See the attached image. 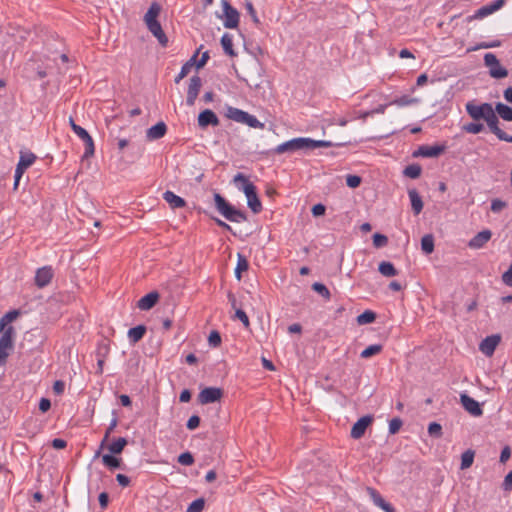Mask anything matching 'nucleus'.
Listing matches in <instances>:
<instances>
[{
	"label": "nucleus",
	"mask_w": 512,
	"mask_h": 512,
	"mask_svg": "<svg viewBox=\"0 0 512 512\" xmlns=\"http://www.w3.org/2000/svg\"><path fill=\"white\" fill-rule=\"evenodd\" d=\"M333 143L325 140H313L310 138H293L284 143H281L275 148L277 154H283L286 152H293L297 150H313L319 147H331Z\"/></svg>",
	"instance_id": "f257e3e1"
},
{
	"label": "nucleus",
	"mask_w": 512,
	"mask_h": 512,
	"mask_svg": "<svg viewBox=\"0 0 512 512\" xmlns=\"http://www.w3.org/2000/svg\"><path fill=\"white\" fill-rule=\"evenodd\" d=\"M233 182L236 184L240 182L242 184V186L239 188L244 192L247 198L248 207L252 210L253 213H259L262 210V204L258 198L255 185L251 183L242 173L236 174L233 178Z\"/></svg>",
	"instance_id": "f03ea898"
},
{
	"label": "nucleus",
	"mask_w": 512,
	"mask_h": 512,
	"mask_svg": "<svg viewBox=\"0 0 512 512\" xmlns=\"http://www.w3.org/2000/svg\"><path fill=\"white\" fill-rule=\"evenodd\" d=\"M214 202L217 211L228 221L241 223L247 220L246 214L243 211L236 209L219 193L214 194Z\"/></svg>",
	"instance_id": "7ed1b4c3"
},
{
	"label": "nucleus",
	"mask_w": 512,
	"mask_h": 512,
	"mask_svg": "<svg viewBox=\"0 0 512 512\" xmlns=\"http://www.w3.org/2000/svg\"><path fill=\"white\" fill-rule=\"evenodd\" d=\"M225 116L237 123L245 124L251 128L263 129L264 123L260 122L254 115L249 114L239 108L228 106Z\"/></svg>",
	"instance_id": "20e7f679"
},
{
	"label": "nucleus",
	"mask_w": 512,
	"mask_h": 512,
	"mask_svg": "<svg viewBox=\"0 0 512 512\" xmlns=\"http://www.w3.org/2000/svg\"><path fill=\"white\" fill-rule=\"evenodd\" d=\"M465 109L467 114L474 120H486L495 109L492 107L490 103H482L478 104L476 101L472 100L466 103Z\"/></svg>",
	"instance_id": "39448f33"
},
{
	"label": "nucleus",
	"mask_w": 512,
	"mask_h": 512,
	"mask_svg": "<svg viewBox=\"0 0 512 512\" xmlns=\"http://www.w3.org/2000/svg\"><path fill=\"white\" fill-rule=\"evenodd\" d=\"M69 122L73 132L84 142L85 152L83 157L89 158L93 156L95 152V147L92 137L84 128L77 125L72 118H70Z\"/></svg>",
	"instance_id": "423d86ee"
},
{
	"label": "nucleus",
	"mask_w": 512,
	"mask_h": 512,
	"mask_svg": "<svg viewBox=\"0 0 512 512\" xmlns=\"http://www.w3.org/2000/svg\"><path fill=\"white\" fill-rule=\"evenodd\" d=\"M484 63L489 68V74L492 78L502 79L507 77L508 70L501 66L499 60L493 53L484 55Z\"/></svg>",
	"instance_id": "0eeeda50"
},
{
	"label": "nucleus",
	"mask_w": 512,
	"mask_h": 512,
	"mask_svg": "<svg viewBox=\"0 0 512 512\" xmlns=\"http://www.w3.org/2000/svg\"><path fill=\"white\" fill-rule=\"evenodd\" d=\"M160 10V6L157 3H153L145 14L144 19L150 32H162L161 26L157 21Z\"/></svg>",
	"instance_id": "6e6552de"
},
{
	"label": "nucleus",
	"mask_w": 512,
	"mask_h": 512,
	"mask_svg": "<svg viewBox=\"0 0 512 512\" xmlns=\"http://www.w3.org/2000/svg\"><path fill=\"white\" fill-rule=\"evenodd\" d=\"M223 395V391L217 387H206L198 395L201 404H209L219 401Z\"/></svg>",
	"instance_id": "1a4fd4ad"
},
{
	"label": "nucleus",
	"mask_w": 512,
	"mask_h": 512,
	"mask_svg": "<svg viewBox=\"0 0 512 512\" xmlns=\"http://www.w3.org/2000/svg\"><path fill=\"white\" fill-rule=\"evenodd\" d=\"M0 348L10 351L13 347V334L14 329L12 326L6 327V323H4V318L0 320Z\"/></svg>",
	"instance_id": "9d476101"
},
{
	"label": "nucleus",
	"mask_w": 512,
	"mask_h": 512,
	"mask_svg": "<svg viewBox=\"0 0 512 512\" xmlns=\"http://www.w3.org/2000/svg\"><path fill=\"white\" fill-rule=\"evenodd\" d=\"M223 23L227 29H235L239 22V13L236 9L231 7L227 2L223 4Z\"/></svg>",
	"instance_id": "9b49d317"
},
{
	"label": "nucleus",
	"mask_w": 512,
	"mask_h": 512,
	"mask_svg": "<svg viewBox=\"0 0 512 512\" xmlns=\"http://www.w3.org/2000/svg\"><path fill=\"white\" fill-rule=\"evenodd\" d=\"M445 151L444 145H421L418 149L413 153L414 157H424V158H435L440 156Z\"/></svg>",
	"instance_id": "f8f14e48"
},
{
	"label": "nucleus",
	"mask_w": 512,
	"mask_h": 512,
	"mask_svg": "<svg viewBox=\"0 0 512 512\" xmlns=\"http://www.w3.org/2000/svg\"><path fill=\"white\" fill-rule=\"evenodd\" d=\"M201 86H202V80L198 75H195L190 78L188 90H187V98H186V103L188 106H193L195 104V101L200 92Z\"/></svg>",
	"instance_id": "ddd939ff"
},
{
	"label": "nucleus",
	"mask_w": 512,
	"mask_h": 512,
	"mask_svg": "<svg viewBox=\"0 0 512 512\" xmlns=\"http://www.w3.org/2000/svg\"><path fill=\"white\" fill-rule=\"evenodd\" d=\"M460 402L464 409L469 412L472 416L479 417L483 414L479 403L467 394L460 395Z\"/></svg>",
	"instance_id": "4468645a"
},
{
	"label": "nucleus",
	"mask_w": 512,
	"mask_h": 512,
	"mask_svg": "<svg viewBox=\"0 0 512 512\" xmlns=\"http://www.w3.org/2000/svg\"><path fill=\"white\" fill-rule=\"evenodd\" d=\"M373 417L366 415L358 419V421L352 426L351 437L353 439H360L364 434L368 426L372 423Z\"/></svg>",
	"instance_id": "2eb2a0df"
},
{
	"label": "nucleus",
	"mask_w": 512,
	"mask_h": 512,
	"mask_svg": "<svg viewBox=\"0 0 512 512\" xmlns=\"http://www.w3.org/2000/svg\"><path fill=\"white\" fill-rule=\"evenodd\" d=\"M500 341L501 337L499 335L487 336L481 341L479 350L486 356H492Z\"/></svg>",
	"instance_id": "dca6fc26"
},
{
	"label": "nucleus",
	"mask_w": 512,
	"mask_h": 512,
	"mask_svg": "<svg viewBox=\"0 0 512 512\" xmlns=\"http://www.w3.org/2000/svg\"><path fill=\"white\" fill-rule=\"evenodd\" d=\"M53 278V270L50 266H44L36 271L35 284L39 288L47 286Z\"/></svg>",
	"instance_id": "f3484780"
},
{
	"label": "nucleus",
	"mask_w": 512,
	"mask_h": 512,
	"mask_svg": "<svg viewBox=\"0 0 512 512\" xmlns=\"http://www.w3.org/2000/svg\"><path fill=\"white\" fill-rule=\"evenodd\" d=\"M198 125L200 128H206L209 125L218 126L219 119L217 115L210 109H205L198 116Z\"/></svg>",
	"instance_id": "a211bd4d"
},
{
	"label": "nucleus",
	"mask_w": 512,
	"mask_h": 512,
	"mask_svg": "<svg viewBox=\"0 0 512 512\" xmlns=\"http://www.w3.org/2000/svg\"><path fill=\"white\" fill-rule=\"evenodd\" d=\"M492 233L490 230L486 229L481 232H478L468 243V246L472 249H480L482 248L490 239Z\"/></svg>",
	"instance_id": "6ab92c4d"
},
{
	"label": "nucleus",
	"mask_w": 512,
	"mask_h": 512,
	"mask_svg": "<svg viewBox=\"0 0 512 512\" xmlns=\"http://www.w3.org/2000/svg\"><path fill=\"white\" fill-rule=\"evenodd\" d=\"M158 299V292H150L138 300L137 307L143 311L150 310L157 303Z\"/></svg>",
	"instance_id": "aec40b11"
},
{
	"label": "nucleus",
	"mask_w": 512,
	"mask_h": 512,
	"mask_svg": "<svg viewBox=\"0 0 512 512\" xmlns=\"http://www.w3.org/2000/svg\"><path fill=\"white\" fill-rule=\"evenodd\" d=\"M487 126L490 131L497 136V138L501 141L506 138V132L499 128V119L494 111L486 120Z\"/></svg>",
	"instance_id": "412c9836"
},
{
	"label": "nucleus",
	"mask_w": 512,
	"mask_h": 512,
	"mask_svg": "<svg viewBox=\"0 0 512 512\" xmlns=\"http://www.w3.org/2000/svg\"><path fill=\"white\" fill-rule=\"evenodd\" d=\"M163 199L169 204L171 209L183 208L186 205V201L182 197L169 190L163 193Z\"/></svg>",
	"instance_id": "4be33fe9"
},
{
	"label": "nucleus",
	"mask_w": 512,
	"mask_h": 512,
	"mask_svg": "<svg viewBox=\"0 0 512 512\" xmlns=\"http://www.w3.org/2000/svg\"><path fill=\"white\" fill-rule=\"evenodd\" d=\"M166 132H167V126L164 122L161 121V122H158L157 124L153 125L152 127H150L147 130L146 137L149 140H157V139L164 137Z\"/></svg>",
	"instance_id": "5701e85b"
},
{
	"label": "nucleus",
	"mask_w": 512,
	"mask_h": 512,
	"mask_svg": "<svg viewBox=\"0 0 512 512\" xmlns=\"http://www.w3.org/2000/svg\"><path fill=\"white\" fill-rule=\"evenodd\" d=\"M504 3H505V0H495L483 7H481L478 10L477 15L480 17H486V16L498 11L500 8H502Z\"/></svg>",
	"instance_id": "b1692460"
},
{
	"label": "nucleus",
	"mask_w": 512,
	"mask_h": 512,
	"mask_svg": "<svg viewBox=\"0 0 512 512\" xmlns=\"http://www.w3.org/2000/svg\"><path fill=\"white\" fill-rule=\"evenodd\" d=\"M408 196L411 202V207L415 215L420 214L423 209V201L421 196L415 189H411L408 191Z\"/></svg>",
	"instance_id": "393cba45"
},
{
	"label": "nucleus",
	"mask_w": 512,
	"mask_h": 512,
	"mask_svg": "<svg viewBox=\"0 0 512 512\" xmlns=\"http://www.w3.org/2000/svg\"><path fill=\"white\" fill-rule=\"evenodd\" d=\"M146 333V327L144 325H138L128 330V339L132 344L140 341Z\"/></svg>",
	"instance_id": "a878e982"
},
{
	"label": "nucleus",
	"mask_w": 512,
	"mask_h": 512,
	"mask_svg": "<svg viewBox=\"0 0 512 512\" xmlns=\"http://www.w3.org/2000/svg\"><path fill=\"white\" fill-rule=\"evenodd\" d=\"M371 495H372L373 502L376 506L380 507L385 512H395V509L392 507V505L389 504L388 502H386L383 499V497L379 493H377L375 490H371Z\"/></svg>",
	"instance_id": "bb28decb"
},
{
	"label": "nucleus",
	"mask_w": 512,
	"mask_h": 512,
	"mask_svg": "<svg viewBox=\"0 0 512 512\" xmlns=\"http://www.w3.org/2000/svg\"><path fill=\"white\" fill-rule=\"evenodd\" d=\"M419 103V99L411 97L409 95H403L401 97L392 100L389 105H396L398 107L410 106Z\"/></svg>",
	"instance_id": "cd10ccee"
},
{
	"label": "nucleus",
	"mask_w": 512,
	"mask_h": 512,
	"mask_svg": "<svg viewBox=\"0 0 512 512\" xmlns=\"http://www.w3.org/2000/svg\"><path fill=\"white\" fill-rule=\"evenodd\" d=\"M248 267H249V263H248V260L246 259V257L244 255L238 253V255H237V265H236V268H235V277L238 280H240L242 272L247 271Z\"/></svg>",
	"instance_id": "c85d7f7f"
},
{
	"label": "nucleus",
	"mask_w": 512,
	"mask_h": 512,
	"mask_svg": "<svg viewBox=\"0 0 512 512\" xmlns=\"http://www.w3.org/2000/svg\"><path fill=\"white\" fill-rule=\"evenodd\" d=\"M495 112L505 121H512V108L503 103H497Z\"/></svg>",
	"instance_id": "c756f323"
},
{
	"label": "nucleus",
	"mask_w": 512,
	"mask_h": 512,
	"mask_svg": "<svg viewBox=\"0 0 512 512\" xmlns=\"http://www.w3.org/2000/svg\"><path fill=\"white\" fill-rule=\"evenodd\" d=\"M379 272L385 277H393L398 274L394 265L388 261H382L378 267Z\"/></svg>",
	"instance_id": "7c9ffc66"
},
{
	"label": "nucleus",
	"mask_w": 512,
	"mask_h": 512,
	"mask_svg": "<svg viewBox=\"0 0 512 512\" xmlns=\"http://www.w3.org/2000/svg\"><path fill=\"white\" fill-rule=\"evenodd\" d=\"M474 456H475V453L471 449H468L465 452H463L462 455H461L460 468L462 470L470 468L472 466V464H473Z\"/></svg>",
	"instance_id": "2f4dec72"
},
{
	"label": "nucleus",
	"mask_w": 512,
	"mask_h": 512,
	"mask_svg": "<svg viewBox=\"0 0 512 512\" xmlns=\"http://www.w3.org/2000/svg\"><path fill=\"white\" fill-rule=\"evenodd\" d=\"M376 319V313L371 310H366L357 316V323L359 325H366L373 323Z\"/></svg>",
	"instance_id": "473e14b6"
},
{
	"label": "nucleus",
	"mask_w": 512,
	"mask_h": 512,
	"mask_svg": "<svg viewBox=\"0 0 512 512\" xmlns=\"http://www.w3.org/2000/svg\"><path fill=\"white\" fill-rule=\"evenodd\" d=\"M422 168L419 164H410L405 167L403 174L411 179H416L421 175Z\"/></svg>",
	"instance_id": "72a5a7b5"
},
{
	"label": "nucleus",
	"mask_w": 512,
	"mask_h": 512,
	"mask_svg": "<svg viewBox=\"0 0 512 512\" xmlns=\"http://www.w3.org/2000/svg\"><path fill=\"white\" fill-rule=\"evenodd\" d=\"M127 445V440L123 437L118 438L117 440L113 441L109 446L108 450L112 454H120L124 447Z\"/></svg>",
	"instance_id": "f704fd0d"
},
{
	"label": "nucleus",
	"mask_w": 512,
	"mask_h": 512,
	"mask_svg": "<svg viewBox=\"0 0 512 512\" xmlns=\"http://www.w3.org/2000/svg\"><path fill=\"white\" fill-rule=\"evenodd\" d=\"M421 248L424 253L431 254L434 250V238L431 234H427L421 239Z\"/></svg>",
	"instance_id": "c9c22d12"
},
{
	"label": "nucleus",
	"mask_w": 512,
	"mask_h": 512,
	"mask_svg": "<svg viewBox=\"0 0 512 512\" xmlns=\"http://www.w3.org/2000/svg\"><path fill=\"white\" fill-rule=\"evenodd\" d=\"M102 462L105 466L110 469H118L121 466V459L116 458L113 455L105 454L102 456Z\"/></svg>",
	"instance_id": "e433bc0d"
},
{
	"label": "nucleus",
	"mask_w": 512,
	"mask_h": 512,
	"mask_svg": "<svg viewBox=\"0 0 512 512\" xmlns=\"http://www.w3.org/2000/svg\"><path fill=\"white\" fill-rule=\"evenodd\" d=\"M382 349H383L382 345H380V344H373V345H370L367 348H365L361 352L360 356L362 358H364V359H367V358H370V357H372L374 355L379 354L382 351Z\"/></svg>",
	"instance_id": "4c0bfd02"
},
{
	"label": "nucleus",
	"mask_w": 512,
	"mask_h": 512,
	"mask_svg": "<svg viewBox=\"0 0 512 512\" xmlns=\"http://www.w3.org/2000/svg\"><path fill=\"white\" fill-rule=\"evenodd\" d=\"M36 160V156L31 152H25L20 154L19 164L24 168L30 167Z\"/></svg>",
	"instance_id": "58836bf2"
},
{
	"label": "nucleus",
	"mask_w": 512,
	"mask_h": 512,
	"mask_svg": "<svg viewBox=\"0 0 512 512\" xmlns=\"http://www.w3.org/2000/svg\"><path fill=\"white\" fill-rule=\"evenodd\" d=\"M221 44L226 54L230 56L235 55V52L232 49V38L230 34H223Z\"/></svg>",
	"instance_id": "ea45409f"
},
{
	"label": "nucleus",
	"mask_w": 512,
	"mask_h": 512,
	"mask_svg": "<svg viewBox=\"0 0 512 512\" xmlns=\"http://www.w3.org/2000/svg\"><path fill=\"white\" fill-rule=\"evenodd\" d=\"M463 131L470 134H478L484 130V125L482 123L471 122L467 123L462 127Z\"/></svg>",
	"instance_id": "a19ab883"
},
{
	"label": "nucleus",
	"mask_w": 512,
	"mask_h": 512,
	"mask_svg": "<svg viewBox=\"0 0 512 512\" xmlns=\"http://www.w3.org/2000/svg\"><path fill=\"white\" fill-rule=\"evenodd\" d=\"M428 434L434 438H440L442 436V426L437 422H431L428 425Z\"/></svg>",
	"instance_id": "79ce46f5"
},
{
	"label": "nucleus",
	"mask_w": 512,
	"mask_h": 512,
	"mask_svg": "<svg viewBox=\"0 0 512 512\" xmlns=\"http://www.w3.org/2000/svg\"><path fill=\"white\" fill-rule=\"evenodd\" d=\"M312 289L314 291H316L317 293H319L321 296H323L326 299H329L330 296H331L330 291L328 290V288L324 284H322V283L315 282L312 285Z\"/></svg>",
	"instance_id": "37998d69"
},
{
	"label": "nucleus",
	"mask_w": 512,
	"mask_h": 512,
	"mask_svg": "<svg viewBox=\"0 0 512 512\" xmlns=\"http://www.w3.org/2000/svg\"><path fill=\"white\" fill-rule=\"evenodd\" d=\"M204 505V499H196L188 506L187 512H202L204 509Z\"/></svg>",
	"instance_id": "c03bdc74"
},
{
	"label": "nucleus",
	"mask_w": 512,
	"mask_h": 512,
	"mask_svg": "<svg viewBox=\"0 0 512 512\" xmlns=\"http://www.w3.org/2000/svg\"><path fill=\"white\" fill-rule=\"evenodd\" d=\"M387 243H388V238L385 235L380 234V233H375L373 235V245L376 248H381V247L385 246Z\"/></svg>",
	"instance_id": "a18cd8bd"
},
{
	"label": "nucleus",
	"mask_w": 512,
	"mask_h": 512,
	"mask_svg": "<svg viewBox=\"0 0 512 512\" xmlns=\"http://www.w3.org/2000/svg\"><path fill=\"white\" fill-rule=\"evenodd\" d=\"M178 462L185 466H190L194 463L193 455L190 452H184L179 455Z\"/></svg>",
	"instance_id": "49530a36"
},
{
	"label": "nucleus",
	"mask_w": 512,
	"mask_h": 512,
	"mask_svg": "<svg viewBox=\"0 0 512 512\" xmlns=\"http://www.w3.org/2000/svg\"><path fill=\"white\" fill-rule=\"evenodd\" d=\"M208 343L212 347H218L221 344L220 333L216 330L211 331L208 337Z\"/></svg>",
	"instance_id": "de8ad7c7"
},
{
	"label": "nucleus",
	"mask_w": 512,
	"mask_h": 512,
	"mask_svg": "<svg viewBox=\"0 0 512 512\" xmlns=\"http://www.w3.org/2000/svg\"><path fill=\"white\" fill-rule=\"evenodd\" d=\"M361 177L358 175H347L346 184L350 188H357L361 184Z\"/></svg>",
	"instance_id": "09e8293b"
},
{
	"label": "nucleus",
	"mask_w": 512,
	"mask_h": 512,
	"mask_svg": "<svg viewBox=\"0 0 512 512\" xmlns=\"http://www.w3.org/2000/svg\"><path fill=\"white\" fill-rule=\"evenodd\" d=\"M402 424L403 422L400 418L391 419L389 422V433L396 434L400 430Z\"/></svg>",
	"instance_id": "8fccbe9b"
},
{
	"label": "nucleus",
	"mask_w": 512,
	"mask_h": 512,
	"mask_svg": "<svg viewBox=\"0 0 512 512\" xmlns=\"http://www.w3.org/2000/svg\"><path fill=\"white\" fill-rule=\"evenodd\" d=\"M191 71V64L185 63L179 72V74L175 77V83H179L182 79H184Z\"/></svg>",
	"instance_id": "3c124183"
},
{
	"label": "nucleus",
	"mask_w": 512,
	"mask_h": 512,
	"mask_svg": "<svg viewBox=\"0 0 512 512\" xmlns=\"http://www.w3.org/2000/svg\"><path fill=\"white\" fill-rule=\"evenodd\" d=\"M506 202L500 200V199H494L491 202V210L494 213L501 212L506 207Z\"/></svg>",
	"instance_id": "603ef678"
},
{
	"label": "nucleus",
	"mask_w": 512,
	"mask_h": 512,
	"mask_svg": "<svg viewBox=\"0 0 512 512\" xmlns=\"http://www.w3.org/2000/svg\"><path fill=\"white\" fill-rule=\"evenodd\" d=\"M235 317L239 319L245 327H248L250 325L249 318L242 309H236Z\"/></svg>",
	"instance_id": "864d4df0"
},
{
	"label": "nucleus",
	"mask_w": 512,
	"mask_h": 512,
	"mask_svg": "<svg viewBox=\"0 0 512 512\" xmlns=\"http://www.w3.org/2000/svg\"><path fill=\"white\" fill-rule=\"evenodd\" d=\"M502 281L505 285L512 287V262L508 270L503 273Z\"/></svg>",
	"instance_id": "5fc2aeb1"
},
{
	"label": "nucleus",
	"mask_w": 512,
	"mask_h": 512,
	"mask_svg": "<svg viewBox=\"0 0 512 512\" xmlns=\"http://www.w3.org/2000/svg\"><path fill=\"white\" fill-rule=\"evenodd\" d=\"M199 424H200V417L197 415H192L188 419L186 426L189 430H194L199 426Z\"/></svg>",
	"instance_id": "6e6d98bb"
},
{
	"label": "nucleus",
	"mask_w": 512,
	"mask_h": 512,
	"mask_svg": "<svg viewBox=\"0 0 512 512\" xmlns=\"http://www.w3.org/2000/svg\"><path fill=\"white\" fill-rule=\"evenodd\" d=\"M325 211H326V207L319 203V204H316L312 207V214L313 216H322L325 214Z\"/></svg>",
	"instance_id": "4d7b16f0"
},
{
	"label": "nucleus",
	"mask_w": 512,
	"mask_h": 512,
	"mask_svg": "<svg viewBox=\"0 0 512 512\" xmlns=\"http://www.w3.org/2000/svg\"><path fill=\"white\" fill-rule=\"evenodd\" d=\"M64 389H65V383L61 380H57L54 382V385H53V391L55 392V394L57 395H60L64 392Z\"/></svg>",
	"instance_id": "13d9d810"
},
{
	"label": "nucleus",
	"mask_w": 512,
	"mask_h": 512,
	"mask_svg": "<svg viewBox=\"0 0 512 512\" xmlns=\"http://www.w3.org/2000/svg\"><path fill=\"white\" fill-rule=\"evenodd\" d=\"M116 425H117V419H115V418H114V419H112V421H111V423H110L109 427L107 428V431H106V433H105L104 439H103V441H102V443H101V447H103V446H104V443L107 441V439H108V437H109L110 433L114 430V428L116 427Z\"/></svg>",
	"instance_id": "bf43d9fd"
},
{
	"label": "nucleus",
	"mask_w": 512,
	"mask_h": 512,
	"mask_svg": "<svg viewBox=\"0 0 512 512\" xmlns=\"http://www.w3.org/2000/svg\"><path fill=\"white\" fill-rule=\"evenodd\" d=\"M51 407V402L47 398H41L39 402V410L41 412H47Z\"/></svg>",
	"instance_id": "052dcab7"
},
{
	"label": "nucleus",
	"mask_w": 512,
	"mask_h": 512,
	"mask_svg": "<svg viewBox=\"0 0 512 512\" xmlns=\"http://www.w3.org/2000/svg\"><path fill=\"white\" fill-rule=\"evenodd\" d=\"M52 447L55 449H64L67 446V442L60 438H55L51 443Z\"/></svg>",
	"instance_id": "680f3d73"
},
{
	"label": "nucleus",
	"mask_w": 512,
	"mask_h": 512,
	"mask_svg": "<svg viewBox=\"0 0 512 512\" xmlns=\"http://www.w3.org/2000/svg\"><path fill=\"white\" fill-rule=\"evenodd\" d=\"M511 456V450L509 446H506L502 449L500 454V462L505 463Z\"/></svg>",
	"instance_id": "e2e57ef3"
},
{
	"label": "nucleus",
	"mask_w": 512,
	"mask_h": 512,
	"mask_svg": "<svg viewBox=\"0 0 512 512\" xmlns=\"http://www.w3.org/2000/svg\"><path fill=\"white\" fill-rule=\"evenodd\" d=\"M116 480L122 487H126L130 484V479L124 474H117Z\"/></svg>",
	"instance_id": "0e129e2a"
},
{
	"label": "nucleus",
	"mask_w": 512,
	"mask_h": 512,
	"mask_svg": "<svg viewBox=\"0 0 512 512\" xmlns=\"http://www.w3.org/2000/svg\"><path fill=\"white\" fill-rule=\"evenodd\" d=\"M191 399V392L188 389H184L179 396L180 402L186 403Z\"/></svg>",
	"instance_id": "69168bd1"
},
{
	"label": "nucleus",
	"mask_w": 512,
	"mask_h": 512,
	"mask_svg": "<svg viewBox=\"0 0 512 512\" xmlns=\"http://www.w3.org/2000/svg\"><path fill=\"white\" fill-rule=\"evenodd\" d=\"M109 496L106 492H102L99 495V503L101 508H106L108 505Z\"/></svg>",
	"instance_id": "338daca9"
},
{
	"label": "nucleus",
	"mask_w": 512,
	"mask_h": 512,
	"mask_svg": "<svg viewBox=\"0 0 512 512\" xmlns=\"http://www.w3.org/2000/svg\"><path fill=\"white\" fill-rule=\"evenodd\" d=\"M503 485L505 489H508L512 486V470L505 476Z\"/></svg>",
	"instance_id": "774afa93"
}]
</instances>
